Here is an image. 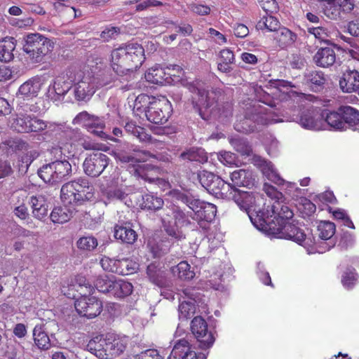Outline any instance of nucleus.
Instances as JSON below:
<instances>
[{"label":"nucleus","instance_id":"obj_1","mask_svg":"<svg viewBox=\"0 0 359 359\" xmlns=\"http://www.w3.org/2000/svg\"><path fill=\"white\" fill-rule=\"evenodd\" d=\"M293 215L287 205L276 201L268 205L266 210L257 212L255 217L251 216V222L259 230L292 240L303 246L309 254L323 252L322 243L318 242L312 233L309 231L306 233L290 222Z\"/></svg>","mask_w":359,"mask_h":359},{"label":"nucleus","instance_id":"obj_2","mask_svg":"<svg viewBox=\"0 0 359 359\" xmlns=\"http://www.w3.org/2000/svg\"><path fill=\"white\" fill-rule=\"evenodd\" d=\"M260 94L259 101L251 102L246 104L245 115L243 118L237 119L234 128L241 133H251L257 130V125H268L283 122L275 117L271 107L275 105L268 93L263 92L261 87L255 89Z\"/></svg>","mask_w":359,"mask_h":359},{"label":"nucleus","instance_id":"obj_3","mask_svg":"<svg viewBox=\"0 0 359 359\" xmlns=\"http://www.w3.org/2000/svg\"><path fill=\"white\" fill-rule=\"evenodd\" d=\"M143 47L137 43L123 45L111 51L113 70L120 75L126 74L140 67L144 60Z\"/></svg>","mask_w":359,"mask_h":359},{"label":"nucleus","instance_id":"obj_4","mask_svg":"<svg viewBox=\"0 0 359 359\" xmlns=\"http://www.w3.org/2000/svg\"><path fill=\"white\" fill-rule=\"evenodd\" d=\"M187 88L194 94L192 99L194 104L198 107L200 116L203 119H208L210 116H224L227 117L231 114V106L226 104L222 109L215 102L214 93H209L203 86L196 83H187Z\"/></svg>","mask_w":359,"mask_h":359},{"label":"nucleus","instance_id":"obj_5","mask_svg":"<svg viewBox=\"0 0 359 359\" xmlns=\"http://www.w3.org/2000/svg\"><path fill=\"white\" fill-rule=\"evenodd\" d=\"M137 111H143L147 120L155 124L165 123L172 112V105L165 97H149L142 94L135 101Z\"/></svg>","mask_w":359,"mask_h":359},{"label":"nucleus","instance_id":"obj_6","mask_svg":"<svg viewBox=\"0 0 359 359\" xmlns=\"http://www.w3.org/2000/svg\"><path fill=\"white\" fill-rule=\"evenodd\" d=\"M294 107L290 111H285L283 114L284 118H278L283 121H295L302 128L311 130H320L325 129L324 116L319 109L309 107L301 111Z\"/></svg>","mask_w":359,"mask_h":359},{"label":"nucleus","instance_id":"obj_7","mask_svg":"<svg viewBox=\"0 0 359 359\" xmlns=\"http://www.w3.org/2000/svg\"><path fill=\"white\" fill-rule=\"evenodd\" d=\"M60 193L63 202L78 203L91 201L94 197V187L87 179L79 177L63 184Z\"/></svg>","mask_w":359,"mask_h":359},{"label":"nucleus","instance_id":"obj_8","mask_svg":"<svg viewBox=\"0 0 359 359\" xmlns=\"http://www.w3.org/2000/svg\"><path fill=\"white\" fill-rule=\"evenodd\" d=\"M72 76L75 97L78 100H88L95 93L97 88L106 86L108 83L107 81L95 82L93 76L90 72L86 73L81 70H73Z\"/></svg>","mask_w":359,"mask_h":359},{"label":"nucleus","instance_id":"obj_9","mask_svg":"<svg viewBox=\"0 0 359 359\" xmlns=\"http://www.w3.org/2000/svg\"><path fill=\"white\" fill-rule=\"evenodd\" d=\"M53 47L54 43L50 39L40 34L35 33L26 36L23 50L34 62H39L53 50Z\"/></svg>","mask_w":359,"mask_h":359},{"label":"nucleus","instance_id":"obj_10","mask_svg":"<svg viewBox=\"0 0 359 359\" xmlns=\"http://www.w3.org/2000/svg\"><path fill=\"white\" fill-rule=\"evenodd\" d=\"M72 172V165L68 161H55L43 165L38 171L39 176L49 184L60 182Z\"/></svg>","mask_w":359,"mask_h":359},{"label":"nucleus","instance_id":"obj_11","mask_svg":"<svg viewBox=\"0 0 359 359\" xmlns=\"http://www.w3.org/2000/svg\"><path fill=\"white\" fill-rule=\"evenodd\" d=\"M74 124L83 125L88 132L103 139H109L114 142H118V140L114 137H109L103 129L105 127V123L102 118L90 115L86 111L79 113L74 119Z\"/></svg>","mask_w":359,"mask_h":359},{"label":"nucleus","instance_id":"obj_12","mask_svg":"<svg viewBox=\"0 0 359 359\" xmlns=\"http://www.w3.org/2000/svg\"><path fill=\"white\" fill-rule=\"evenodd\" d=\"M229 200H233L241 210L246 211L250 219L251 216L255 217L256 213L262 211L256 208L257 203L261 200L258 194L241 191L234 187Z\"/></svg>","mask_w":359,"mask_h":359},{"label":"nucleus","instance_id":"obj_13","mask_svg":"<svg viewBox=\"0 0 359 359\" xmlns=\"http://www.w3.org/2000/svg\"><path fill=\"white\" fill-rule=\"evenodd\" d=\"M191 331L196 339L200 348L207 349L213 345L215 337L202 317L196 316L191 320Z\"/></svg>","mask_w":359,"mask_h":359},{"label":"nucleus","instance_id":"obj_14","mask_svg":"<svg viewBox=\"0 0 359 359\" xmlns=\"http://www.w3.org/2000/svg\"><path fill=\"white\" fill-rule=\"evenodd\" d=\"M253 163L262 172V174L270 181L278 185H285L286 189L290 193L293 189L297 190L298 188L295 183L285 182L278 174L274 165L271 161H269L261 156H255Z\"/></svg>","mask_w":359,"mask_h":359},{"label":"nucleus","instance_id":"obj_15","mask_svg":"<svg viewBox=\"0 0 359 359\" xmlns=\"http://www.w3.org/2000/svg\"><path fill=\"white\" fill-rule=\"evenodd\" d=\"M77 313L88 318H93L102 312V302L95 297L83 294L74 303Z\"/></svg>","mask_w":359,"mask_h":359},{"label":"nucleus","instance_id":"obj_16","mask_svg":"<svg viewBox=\"0 0 359 359\" xmlns=\"http://www.w3.org/2000/svg\"><path fill=\"white\" fill-rule=\"evenodd\" d=\"M109 157L101 152L97 151L86 156L83 163L84 172L90 177L100 176L109 164Z\"/></svg>","mask_w":359,"mask_h":359},{"label":"nucleus","instance_id":"obj_17","mask_svg":"<svg viewBox=\"0 0 359 359\" xmlns=\"http://www.w3.org/2000/svg\"><path fill=\"white\" fill-rule=\"evenodd\" d=\"M188 206L194 212V216L190 215L196 220L212 221L217 212V208L215 205L201 201L200 200H191Z\"/></svg>","mask_w":359,"mask_h":359},{"label":"nucleus","instance_id":"obj_18","mask_svg":"<svg viewBox=\"0 0 359 359\" xmlns=\"http://www.w3.org/2000/svg\"><path fill=\"white\" fill-rule=\"evenodd\" d=\"M175 205L170 204L162 208L161 211L159 212L163 225L167 233L177 240L184 238V234L178 228L173 226L175 215Z\"/></svg>","mask_w":359,"mask_h":359},{"label":"nucleus","instance_id":"obj_19","mask_svg":"<svg viewBox=\"0 0 359 359\" xmlns=\"http://www.w3.org/2000/svg\"><path fill=\"white\" fill-rule=\"evenodd\" d=\"M115 157L116 160L122 163H129L133 166L131 170H133L134 168L137 167V163L146 161L151 158H156V156L148 151L137 149L134 150L133 155H129L122 151H118L115 154Z\"/></svg>","mask_w":359,"mask_h":359},{"label":"nucleus","instance_id":"obj_20","mask_svg":"<svg viewBox=\"0 0 359 359\" xmlns=\"http://www.w3.org/2000/svg\"><path fill=\"white\" fill-rule=\"evenodd\" d=\"M135 177H140L149 182L161 183L163 180L158 177L160 170L158 168L149 164L137 165L133 170H130Z\"/></svg>","mask_w":359,"mask_h":359},{"label":"nucleus","instance_id":"obj_21","mask_svg":"<svg viewBox=\"0 0 359 359\" xmlns=\"http://www.w3.org/2000/svg\"><path fill=\"white\" fill-rule=\"evenodd\" d=\"M339 87L344 93H350L359 90V72L355 69L346 70L339 80Z\"/></svg>","mask_w":359,"mask_h":359},{"label":"nucleus","instance_id":"obj_22","mask_svg":"<svg viewBox=\"0 0 359 359\" xmlns=\"http://www.w3.org/2000/svg\"><path fill=\"white\" fill-rule=\"evenodd\" d=\"M172 356L176 355L180 359H204L203 356L197 355L195 351L191 349L189 341L186 339L178 340L172 350Z\"/></svg>","mask_w":359,"mask_h":359},{"label":"nucleus","instance_id":"obj_23","mask_svg":"<svg viewBox=\"0 0 359 359\" xmlns=\"http://www.w3.org/2000/svg\"><path fill=\"white\" fill-rule=\"evenodd\" d=\"M231 184L233 187H250L254 185L255 179L249 170H236L230 174Z\"/></svg>","mask_w":359,"mask_h":359},{"label":"nucleus","instance_id":"obj_24","mask_svg":"<svg viewBox=\"0 0 359 359\" xmlns=\"http://www.w3.org/2000/svg\"><path fill=\"white\" fill-rule=\"evenodd\" d=\"M339 111L343 116L344 130L349 128L359 132V111L350 106H341Z\"/></svg>","mask_w":359,"mask_h":359},{"label":"nucleus","instance_id":"obj_25","mask_svg":"<svg viewBox=\"0 0 359 359\" xmlns=\"http://www.w3.org/2000/svg\"><path fill=\"white\" fill-rule=\"evenodd\" d=\"M73 70H69L65 74L55 78L53 83V91L59 96L65 95L73 86Z\"/></svg>","mask_w":359,"mask_h":359},{"label":"nucleus","instance_id":"obj_26","mask_svg":"<svg viewBox=\"0 0 359 359\" xmlns=\"http://www.w3.org/2000/svg\"><path fill=\"white\" fill-rule=\"evenodd\" d=\"M313 60L318 67H329L336 62L335 51L330 47L320 48L315 54Z\"/></svg>","mask_w":359,"mask_h":359},{"label":"nucleus","instance_id":"obj_27","mask_svg":"<svg viewBox=\"0 0 359 359\" xmlns=\"http://www.w3.org/2000/svg\"><path fill=\"white\" fill-rule=\"evenodd\" d=\"M233 189L234 187H232L230 182H226L219 176L215 175L208 191L229 200Z\"/></svg>","mask_w":359,"mask_h":359},{"label":"nucleus","instance_id":"obj_28","mask_svg":"<svg viewBox=\"0 0 359 359\" xmlns=\"http://www.w3.org/2000/svg\"><path fill=\"white\" fill-rule=\"evenodd\" d=\"M327 80V76L321 71H311L304 74L305 83L316 92L324 88Z\"/></svg>","mask_w":359,"mask_h":359},{"label":"nucleus","instance_id":"obj_29","mask_svg":"<svg viewBox=\"0 0 359 359\" xmlns=\"http://www.w3.org/2000/svg\"><path fill=\"white\" fill-rule=\"evenodd\" d=\"M29 204L32 208L34 217L41 220L48 215V205L46 198L42 195L32 196Z\"/></svg>","mask_w":359,"mask_h":359},{"label":"nucleus","instance_id":"obj_30","mask_svg":"<svg viewBox=\"0 0 359 359\" xmlns=\"http://www.w3.org/2000/svg\"><path fill=\"white\" fill-rule=\"evenodd\" d=\"M41 89V83L38 79H32L22 83L19 89L18 94L24 99H30L36 97Z\"/></svg>","mask_w":359,"mask_h":359},{"label":"nucleus","instance_id":"obj_31","mask_svg":"<svg viewBox=\"0 0 359 359\" xmlns=\"http://www.w3.org/2000/svg\"><path fill=\"white\" fill-rule=\"evenodd\" d=\"M172 75L170 72H165L160 66H154L148 69L145 73V79L148 82L163 84Z\"/></svg>","mask_w":359,"mask_h":359},{"label":"nucleus","instance_id":"obj_32","mask_svg":"<svg viewBox=\"0 0 359 359\" xmlns=\"http://www.w3.org/2000/svg\"><path fill=\"white\" fill-rule=\"evenodd\" d=\"M133 288L132 284L129 282L121 279L113 280L109 294L117 298H123L130 295Z\"/></svg>","mask_w":359,"mask_h":359},{"label":"nucleus","instance_id":"obj_33","mask_svg":"<svg viewBox=\"0 0 359 359\" xmlns=\"http://www.w3.org/2000/svg\"><path fill=\"white\" fill-rule=\"evenodd\" d=\"M105 346L106 339L103 338L102 336L98 335L89 341L86 348L97 358L100 359H107Z\"/></svg>","mask_w":359,"mask_h":359},{"label":"nucleus","instance_id":"obj_34","mask_svg":"<svg viewBox=\"0 0 359 359\" xmlns=\"http://www.w3.org/2000/svg\"><path fill=\"white\" fill-rule=\"evenodd\" d=\"M147 274L149 280L158 287H163L165 285V273L161 269L159 263H151L147 269Z\"/></svg>","mask_w":359,"mask_h":359},{"label":"nucleus","instance_id":"obj_35","mask_svg":"<svg viewBox=\"0 0 359 359\" xmlns=\"http://www.w3.org/2000/svg\"><path fill=\"white\" fill-rule=\"evenodd\" d=\"M322 114L325 115V127L329 126L336 130H344V121L339 109L337 111L323 110Z\"/></svg>","mask_w":359,"mask_h":359},{"label":"nucleus","instance_id":"obj_36","mask_svg":"<svg viewBox=\"0 0 359 359\" xmlns=\"http://www.w3.org/2000/svg\"><path fill=\"white\" fill-rule=\"evenodd\" d=\"M31 116L26 114H18L10 121L11 128L18 133H29Z\"/></svg>","mask_w":359,"mask_h":359},{"label":"nucleus","instance_id":"obj_37","mask_svg":"<svg viewBox=\"0 0 359 359\" xmlns=\"http://www.w3.org/2000/svg\"><path fill=\"white\" fill-rule=\"evenodd\" d=\"M163 200L157 194L149 193L142 196L140 207L142 209L148 210H158L163 208Z\"/></svg>","mask_w":359,"mask_h":359},{"label":"nucleus","instance_id":"obj_38","mask_svg":"<svg viewBox=\"0 0 359 359\" xmlns=\"http://www.w3.org/2000/svg\"><path fill=\"white\" fill-rule=\"evenodd\" d=\"M15 48V43L13 37H6L0 41V60L4 62L12 60Z\"/></svg>","mask_w":359,"mask_h":359},{"label":"nucleus","instance_id":"obj_39","mask_svg":"<svg viewBox=\"0 0 359 359\" xmlns=\"http://www.w3.org/2000/svg\"><path fill=\"white\" fill-rule=\"evenodd\" d=\"M34 343L40 348L47 350L50 347V341L44 326L36 325L33 330Z\"/></svg>","mask_w":359,"mask_h":359},{"label":"nucleus","instance_id":"obj_40","mask_svg":"<svg viewBox=\"0 0 359 359\" xmlns=\"http://www.w3.org/2000/svg\"><path fill=\"white\" fill-rule=\"evenodd\" d=\"M73 215L70 208L64 206L55 207L50 213V219L55 224H63L68 222Z\"/></svg>","mask_w":359,"mask_h":359},{"label":"nucleus","instance_id":"obj_41","mask_svg":"<svg viewBox=\"0 0 359 359\" xmlns=\"http://www.w3.org/2000/svg\"><path fill=\"white\" fill-rule=\"evenodd\" d=\"M126 347V342L120 339H106L105 351L107 358H113L122 353Z\"/></svg>","mask_w":359,"mask_h":359},{"label":"nucleus","instance_id":"obj_42","mask_svg":"<svg viewBox=\"0 0 359 359\" xmlns=\"http://www.w3.org/2000/svg\"><path fill=\"white\" fill-rule=\"evenodd\" d=\"M114 236L121 240L123 243L133 244L137 239L136 232L127 226H116L114 231Z\"/></svg>","mask_w":359,"mask_h":359},{"label":"nucleus","instance_id":"obj_43","mask_svg":"<svg viewBox=\"0 0 359 359\" xmlns=\"http://www.w3.org/2000/svg\"><path fill=\"white\" fill-rule=\"evenodd\" d=\"M274 39L278 43L279 46L281 48H285L294 42L296 39V35L290 29L285 27H282L276 30L274 35Z\"/></svg>","mask_w":359,"mask_h":359},{"label":"nucleus","instance_id":"obj_44","mask_svg":"<svg viewBox=\"0 0 359 359\" xmlns=\"http://www.w3.org/2000/svg\"><path fill=\"white\" fill-rule=\"evenodd\" d=\"M172 273L181 280H191L195 276V272L187 262H181L172 267Z\"/></svg>","mask_w":359,"mask_h":359},{"label":"nucleus","instance_id":"obj_45","mask_svg":"<svg viewBox=\"0 0 359 359\" xmlns=\"http://www.w3.org/2000/svg\"><path fill=\"white\" fill-rule=\"evenodd\" d=\"M218 69L224 73L231 72L232 69L231 65L235 60L233 53L229 49H223L220 51Z\"/></svg>","mask_w":359,"mask_h":359},{"label":"nucleus","instance_id":"obj_46","mask_svg":"<svg viewBox=\"0 0 359 359\" xmlns=\"http://www.w3.org/2000/svg\"><path fill=\"white\" fill-rule=\"evenodd\" d=\"M181 158L190 161H196L200 163H204L208 161L207 153L203 149H191L180 155Z\"/></svg>","mask_w":359,"mask_h":359},{"label":"nucleus","instance_id":"obj_47","mask_svg":"<svg viewBox=\"0 0 359 359\" xmlns=\"http://www.w3.org/2000/svg\"><path fill=\"white\" fill-rule=\"evenodd\" d=\"M336 230L335 224L328 221H320L318 225L319 238L322 240H331Z\"/></svg>","mask_w":359,"mask_h":359},{"label":"nucleus","instance_id":"obj_48","mask_svg":"<svg viewBox=\"0 0 359 359\" xmlns=\"http://www.w3.org/2000/svg\"><path fill=\"white\" fill-rule=\"evenodd\" d=\"M57 124L52 122H46L36 116H31L29 132H41L45 129L55 130Z\"/></svg>","mask_w":359,"mask_h":359},{"label":"nucleus","instance_id":"obj_49","mask_svg":"<svg viewBox=\"0 0 359 359\" xmlns=\"http://www.w3.org/2000/svg\"><path fill=\"white\" fill-rule=\"evenodd\" d=\"M98 243L95 237L87 235L79 238L76 241L77 248L84 252H91L97 246Z\"/></svg>","mask_w":359,"mask_h":359},{"label":"nucleus","instance_id":"obj_50","mask_svg":"<svg viewBox=\"0 0 359 359\" xmlns=\"http://www.w3.org/2000/svg\"><path fill=\"white\" fill-rule=\"evenodd\" d=\"M278 27L279 22L271 15L262 17L256 25L257 29H268L271 32H276Z\"/></svg>","mask_w":359,"mask_h":359},{"label":"nucleus","instance_id":"obj_51","mask_svg":"<svg viewBox=\"0 0 359 359\" xmlns=\"http://www.w3.org/2000/svg\"><path fill=\"white\" fill-rule=\"evenodd\" d=\"M196 303L182 300L179 306V318L180 319L187 320L196 313Z\"/></svg>","mask_w":359,"mask_h":359},{"label":"nucleus","instance_id":"obj_52","mask_svg":"<svg viewBox=\"0 0 359 359\" xmlns=\"http://www.w3.org/2000/svg\"><path fill=\"white\" fill-rule=\"evenodd\" d=\"M229 142L231 146L238 152L243 155H249L251 152V148L248 142L240 137H234L229 138Z\"/></svg>","mask_w":359,"mask_h":359},{"label":"nucleus","instance_id":"obj_53","mask_svg":"<svg viewBox=\"0 0 359 359\" xmlns=\"http://www.w3.org/2000/svg\"><path fill=\"white\" fill-rule=\"evenodd\" d=\"M118 261L119 260L113 259L108 257L104 256L101 258L100 263L102 268L106 271L116 273H123L124 271L120 269L118 266Z\"/></svg>","mask_w":359,"mask_h":359},{"label":"nucleus","instance_id":"obj_54","mask_svg":"<svg viewBox=\"0 0 359 359\" xmlns=\"http://www.w3.org/2000/svg\"><path fill=\"white\" fill-rule=\"evenodd\" d=\"M308 32L313 34L316 39L322 41H327V38L330 36V31L324 26L309 27Z\"/></svg>","mask_w":359,"mask_h":359},{"label":"nucleus","instance_id":"obj_55","mask_svg":"<svg viewBox=\"0 0 359 359\" xmlns=\"http://www.w3.org/2000/svg\"><path fill=\"white\" fill-rule=\"evenodd\" d=\"M357 280L358 275L355 269H348L342 276L341 283L345 288L350 290L356 284Z\"/></svg>","mask_w":359,"mask_h":359},{"label":"nucleus","instance_id":"obj_56","mask_svg":"<svg viewBox=\"0 0 359 359\" xmlns=\"http://www.w3.org/2000/svg\"><path fill=\"white\" fill-rule=\"evenodd\" d=\"M112 282L113 279L107 276H100L95 281V287L100 292L109 293Z\"/></svg>","mask_w":359,"mask_h":359},{"label":"nucleus","instance_id":"obj_57","mask_svg":"<svg viewBox=\"0 0 359 359\" xmlns=\"http://www.w3.org/2000/svg\"><path fill=\"white\" fill-rule=\"evenodd\" d=\"M215 175L211 172L202 170L198 172L197 175L198 180L203 187L207 191L211 187L212 182L215 179Z\"/></svg>","mask_w":359,"mask_h":359},{"label":"nucleus","instance_id":"obj_58","mask_svg":"<svg viewBox=\"0 0 359 359\" xmlns=\"http://www.w3.org/2000/svg\"><path fill=\"white\" fill-rule=\"evenodd\" d=\"M118 266L121 270H123L124 273H121V275H128L135 273L138 269V264L129 260L128 259H123L118 261Z\"/></svg>","mask_w":359,"mask_h":359},{"label":"nucleus","instance_id":"obj_59","mask_svg":"<svg viewBox=\"0 0 359 359\" xmlns=\"http://www.w3.org/2000/svg\"><path fill=\"white\" fill-rule=\"evenodd\" d=\"M175 215L173 226L178 228L179 226H185L189 224V217L187 214L178 206L175 207Z\"/></svg>","mask_w":359,"mask_h":359},{"label":"nucleus","instance_id":"obj_60","mask_svg":"<svg viewBox=\"0 0 359 359\" xmlns=\"http://www.w3.org/2000/svg\"><path fill=\"white\" fill-rule=\"evenodd\" d=\"M76 283L78 285L77 290L81 293L86 294L90 293L94 290V287H92L86 280V278L83 276H79L76 278Z\"/></svg>","mask_w":359,"mask_h":359},{"label":"nucleus","instance_id":"obj_61","mask_svg":"<svg viewBox=\"0 0 359 359\" xmlns=\"http://www.w3.org/2000/svg\"><path fill=\"white\" fill-rule=\"evenodd\" d=\"M65 135L69 140L71 144L78 143L79 144L82 140V134L77 129L69 128L65 131Z\"/></svg>","mask_w":359,"mask_h":359},{"label":"nucleus","instance_id":"obj_62","mask_svg":"<svg viewBox=\"0 0 359 359\" xmlns=\"http://www.w3.org/2000/svg\"><path fill=\"white\" fill-rule=\"evenodd\" d=\"M188 8L194 13L199 15H206L210 12V8L203 4H191L188 5Z\"/></svg>","mask_w":359,"mask_h":359},{"label":"nucleus","instance_id":"obj_63","mask_svg":"<svg viewBox=\"0 0 359 359\" xmlns=\"http://www.w3.org/2000/svg\"><path fill=\"white\" fill-rule=\"evenodd\" d=\"M127 195L122 189H110L107 193V196L110 200L123 201Z\"/></svg>","mask_w":359,"mask_h":359},{"label":"nucleus","instance_id":"obj_64","mask_svg":"<svg viewBox=\"0 0 359 359\" xmlns=\"http://www.w3.org/2000/svg\"><path fill=\"white\" fill-rule=\"evenodd\" d=\"M135 359H163L156 350L150 349L137 355Z\"/></svg>","mask_w":359,"mask_h":359}]
</instances>
